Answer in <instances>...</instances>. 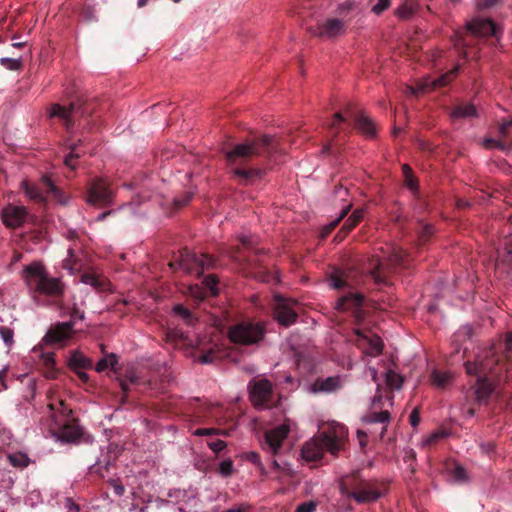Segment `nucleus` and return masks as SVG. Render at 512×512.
<instances>
[{"instance_id":"obj_1","label":"nucleus","mask_w":512,"mask_h":512,"mask_svg":"<svg viewBox=\"0 0 512 512\" xmlns=\"http://www.w3.org/2000/svg\"><path fill=\"white\" fill-rule=\"evenodd\" d=\"M347 437V428L340 423L333 422L327 430L304 444L302 457L307 461H316L322 458L324 451L337 455L344 448Z\"/></svg>"},{"instance_id":"obj_2","label":"nucleus","mask_w":512,"mask_h":512,"mask_svg":"<svg viewBox=\"0 0 512 512\" xmlns=\"http://www.w3.org/2000/svg\"><path fill=\"white\" fill-rule=\"evenodd\" d=\"M22 277L33 297H36L37 294L59 296L63 292L60 280L49 277L40 262H33L27 265L23 269Z\"/></svg>"},{"instance_id":"obj_3","label":"nucleus","mask_w":512,"mask_h":512,"mask_svg":"<svg viewBox=\"0 0 512 512\" xmlns=\"http://www.w3.org/2000/svg\"><path fill=\"white\" fill-rule=\"evenodd\" d=\"M493 356L494 353L489 350L484 356L477 355L475 362L465 364L466 372L477 377L475 394L478 401H485L494 390V384L491 378L487 376V373L492 371L497 362Z\"/></svg>"},{"instance_id":"obj_4","label":"nucleus","mask_w":512,"mask_h":512,"mask_svg":"<svg viewBox=\"0 0 512 512\" xmlns=\"http://www.w3.org/2000/svg\"><path fill=\"white\" fill-rule=\"evenodd\" d=\"M349 21V19L340 16L327 17L311 26L309 32L314 36L332 40L346 33Z\"/></svg>"},{"instance_id":"obj_5","label":"nucleus","mask_w":512,"mask_h":512,"mask_svg":"<svg viewBox=\"0 0 512 512\" xmlns=\"http://www.w3.org/2000/svg\"><path fill=\"white\" fill-rule=\"evenodd\" d=\"M264 335V328L259 323H240L229 329L228 337L236 344L251 345L257 343Z\"/></svg>"},{"instance_id":"obj_6","label":"nucleus","mask_w":512,"mask_h":512,"mask_svg":"<svg viewBox=\"0 0 512 512\" xmlns=\"http://www.w3.org/2000/svg\"><path fill=\"white\" fill-rule=\"evenodd\" d=\"M273 141V136L264 135L257 142L240 143L236 145L234 149L226 152V159L230 163H234L237 158H248L253 155H259L263 152V149L270 146Z\"/></svg>"},{"instance_id":"obj_7","label":"nucleus","mask_w":512,"mask_h":512,"mask_svg":"<svg viewBox=\"0 0 512 512\" xmlns=\"http://www.w3.org/2000/svg\"><path fill=\"white\" fill-rule=\"evenodd\" d=\"M21 187L24 190L25 195L32 201L44 202L46 200L44 191H46L52 193L58 202L62 204L65 203L61 198L60 190L57 189L47 176L42 177L41 188L27 180L21 182Z\"/></svg>"},{"instance_id":"obj_8","label":"nucleus","mask_w":512,"mask_h":512,"mask_svg":"<svg viewBox=\"0 0 512 512\" xmlns=\"http://www.w3.org/2000/svg\"><path fill=\"white\" fill-rule=\"evenodd\" d=\"M292 424L290 420H285L283 424L266 431L264 441L262 442V449L272 455L279 454L283 442L291 430Z\"/></svg>"},{"instance_id":"obj_9","label":"nucleus","mask_w":512,"mask_h":512,"mask_svg":"<svg viewBox=\"0 0 512 512\" xmlns=\"http://www.w3.org/2000/svg\"><path fill=\"white\" fill-rule=\"evenodd\" d=\"M177 265L187 273H196L200 276L204 268L211 267L214 264L212 258L208 255H197L191 251L185 250L181 253Z\"/></svg>"},{"instance_id":"obj_10","label":"nucleus","mask_w":512,"mask_h":512,"mask_svg":"<svg viewBox=\"0 0 512 512\" xmlns=\"http://www.w3.org/2000/svg\"><path fill=\"white\" fill-rule=\"evenodd\" d=\"M250 400L254 406L265 408L272 396V384L267 379H253L249 385Z\"/></svg>"},{"instance_id":"obj_11","label":"nucleus","mask_w":512,"mask_h":512,"mask_svg":"<svg viewBox=\"0 0 512 512\" xmlns=\"http://www.w3.org/2000/svg\"><path fill=\"white\" fill-rule=\"evenodd\" d=\"M113 198V191L107 181L98 178L92 181L88 190V203L92 205H108Z\"/></svg>"},{"instance_id":"obj_12","label":"nucleus","mask_w":512,"mask_h":512,"mask_svg":"<svg viewBox=\"0 0 512 512\" xmlns=\"http://www.w3.org/2000/svg\"><path fill=\"white\" fill-rule=\"evenodd\" d=\"M355 335V343L364 354L372 357L381 354L383 343L380 337L371 332H363L361 330H355Z\"/></svg>"},{"instance_id":"obj_13","label":"nucleus","mask_w":512,"mask_h":512,"mask_svg":"<svg viewBox=\"0 0 512 512\" xmlns=\"http://www.w3.org/2000/svg\"><path fill=\"white\" fill-rule=\"evenodd\" d=\"M277 305L275 307V318L284 326H289L296 321L298 303L294 300H285L277 297Z\"/></svg>"},{"instance_id":"obj_14","label":"nucleus","mask_w":512,"mask_h":512,"mask_svg":"<svg viewBox=\"0 0 512 512\" xmlns=\"http://www.w3.org/2000/svg\"><path fill=\"white\" fill-rule=\"evenodd\" d=\"M458 73V67H454L452 70L443 74L439 78L432 80L430 78H425L421 83L418 84L417 88L413 86H409L407 88L408 93L412 95H416L419 92H424L426 90H432L436 87L445 86L453 77H455Z\"/></svg>"},{"instance_id":"obj_15","label":"nucleus","mask_w":512,"mask_h":512,"mask_svg":"<svg viewBox=\"0 0 512 512\" xmlns=\"http://www.w3.org/2000/svg\"><path fill=\"white\" fill-rule=\"evenodd\" d=\"M27 217V211L23 206L7 205L2 210L3 223L8 227L20 226Z\"/></svg>"},{"instance_id":"obj_16","label":"nucleus","mask_w":512,"mask_h":512,"mask_svg":"<svg viewBox=\"0 0 512 512\" xmlns=\"http://www.w3.org/2000/svg\"><path fill=\"white\" fill-rule=\"evenodd\" d=\"M467 29L475 36H497V27L490 19L474 18L467 23Z\"/></svg>"},{"instance_id":"obj_17","label":"nucleus","mask_w":512,"mask_h":512,"mask_svg":"<svg viewBox=\"0 0 512 512\" xmlns=\"http://www.w3.org/2000/svg\"><path fill=\"white\" fill-rule=\"evenodd\" d=\"M83 112L80 106L76 103H71L69 106H61L55 104L50 109V117H60L64 120L67 128L70 127L72 119L77 115H82Z\"/></svg>"},{"instance_id":"obj_18","label":"nucleus","mask_w":512,"mask_h":512,"mask_svg":"<svg viewBox=\"0 0 512 512\" xmlns=\"http://www.w3.org/2000/svg\"><path fill=\"white\" fill-rule=\"evenodd\" d=\"M72 332V323L64 322L51 328L43 338V342L46 344H57L62 343L68 339Z\"/></svg>"},{"instance_id":"obj_19","label":"nucleus","mask_w":512,"mask_h":512,"mask_svg":"<svg viewBox=\"0 0 512 512\" xmlns=\"http://www.w3.org/2000/svg\"><path fill=\"white\" fill-rule=\"evenodd\" d=\"M343 385V380L340 376H330L325 379L317 380L312 385L313 392L331 393L340 389Z\"/></svg>"},{"instance_id":"obj_20","label":"nucleus","mask_w":512,"mask_h":512,"mask_svg":"<svg viewBox=\"0 0 512 512\" xmlns=\"http://www.w3.org/2000/svg\"><path fill=\"white\" fill-rule=\"evenodd\" d=\"M342 494L353 498L358 503H372L380 498V493L371 489H360L358 491L347 492L344 486H341Z\"/></svg>"},{"instance_id":"obj_21","label":"nucleus","mask_w":512,"mask_h":512,"mask_svg":"<svg viewBox=\"0 0 512 512\" xmlns=\"http://www.w3.org/2000/svg\"><path fill=\"white\" fill-rule=\"evenodd\" d=\"M356 128L366 137L372 138L376 135V126L371 118L360 112L356 118Z\"/></svg>"},{"instance_id":"obj_22","label":"nucleus","mask_w":512,"mask_h":512,"mask_svg":"<svg viewBox=\"0 0 512 512\" xmlns=\"http://www.w3.org/2000/svg\"><path fill=\"white\" fill-rule=\"evenodd\" d=\"M477 116L476 107L471 103L460 104L456 106L451 112L450 117L453 120L461 118H472Z\"/></svg>"},{"instance_id":"obj_23","label":"nucleus","mask_w":512,"mask_h":512,"mask_svg":"<svg viewBox=\"0 0 512 512\" xmlns=\"http://www.w3.org/2000/svg\"><path fill=\"white\" fill-rule=\"evenodd\" d=\"M506 265L512 268V235L506 239L505 248L503 251L498 252V257L496 260L497 268Z\"/></svg>"},{"instance_id":"obj_24","label":"nucleus","mask_w":512,"mask_h":512,"mask_svg":"<svg viewBox=\"0 0 512 512\" xmlns=\"http://www.w3.org/2000/svg\"><path fill=\"white\" fill-rule=\"evenodd\" d=\"M363 302V297L359 294L350 293L339 299L336 308L346 310L348 308H358Z\"/></svg>"},{"instance_id":"obj_25","label":"nucleus","mask_w":512,"mask_h":512,"mask_svg":"<svg viewBox=\"0 0 512 512\" xmlns=\"http://www.w3.org/2000/svg\"><path fill=\"white\" fill-rule=\"evenodd\" d=\"M390 420V414L388 411L373 412L363 418V421L368 424L381 423L387 425ZM386 430V426L382 427L381 436Z\"/></svg>"},{"instance_id":"obj_26","label":"nucleus","mask_w":512,"mask_h":512,"mask_svg":"<svg viewBox=\"0 0 512 512\" xmlns=\"http://www.w3.org/2000/svg\"><path fill=\"white\" fill-rule=\"evenodd\" d=\"M452 379V375L448 371L433 370L431 374V382L437 388L446 387Z\"/></svg>"},{"instance_id":"obj_27","label":"nucleus","mask_w":512,"mask_h":512,"mask_svg":"<svg viewBox=\"0 0 512 512\" xmlns=\"http://www.w3.org/2000/svg\"><path fill=\"white\" fill-rule=\"evenodd\" d=\"M261 172L259 170H245L236 168L233 171V175L239 178L244 184L250 183L254 178L259 177Z\"/></svg>"},{"instance_id":"obj_28","label":"nucleus","mask_w":512,"mask_h":512,"mask_svg":"<svg viewBox=\"0 0 512 512\" xmlns=\"http://www.w3.org/2000/svg\"><path fill=\"white\" fill-rule=\"evenodd\" d=\"M9 463L18 468H25L29 465L30 459L27 454L22 452L11 453L7 455Z\"/></svg>"},{"instance_id":"obj_29","label":"nucleus","mask_w":512,"mask_h":512,"mask_svg":"<svg viewBox=\"0 0 512 512\" xmlns=\"http://www.w3.org/2000/svg\"><path fill=\"white\" fill-rule=\"evenodd\" d=\"M64 268L67 269L71 274H74L81 269L79 259L71 248L68 249V256L64 260Z\"/></svg>"},{"instance_id":"obj_30","label":"nucleus","mask_w":512,"mask_h":512,"mask_svg":"<svg viewBox=\"0 0 512 512\" xmlns=\"http://www.w3.org/2000/svg\"><path fill=\"white\" fill-rule=\"evenodd\" d=\"M69 364L74 368H87L90 367L92 363L82 353L75 351L70 357Z\"/></svg>"},{"instance_id":"obj_31","label":"nucleus","mask_w":512,"mask_h":512,"mask_svg":"<svg viewBox=\"0 0 512 512\" xmlns=\"http://www.w3.org/2000/svg\"><path fill=\"white\" fill-rule=\"evenodd\" d=\"M359 10V4L354 0H347L338 5L337 13L340 17L348 19V13Z\"/></svg>"},{"instance_id":"obj_32","label":"nucleus","mask_w":512,"mask_h":512,"mask_svg":"<svg viewBox=\"0 0 512 512\" xmlns=\"http://www.w3.org/2000/svg\"><path fill=\"white\" fill-rule=\"evenodd\" d=\"M385 382L392 389H400L402 387V377L393 370H388L385 373Z\"/></svg>"},{"instance_id":"obj_33","label":"nucleus","mask_w":512,"mask_h":512,"mask_svg":"<svg viewBox=\"0 0 512 512\" xmlns=\"http://www.w3.org/2000/svg\"><path fill=\"white\" fill-rule=\"evenodd\" d=\"M173 311L176 315H178L180 318H182L185 321V323H187L188 325H194V322L196 321V319L191 314V312L187 308H185L183 305L178 304V305L174 306Z\"/></svg>"},{"instance_id":"obj_34","label":"nucleus","mask_w":512,"mask_h":512,"mask_svg":"<svg viewBox=\"0 0 512 512\" xmlns=\"http://www.w3.org/2000/svg\"><path fill=\"white\" fill-rule=\"evenodd\" d=\"M116 363H117L116 355L113 353L109 354L98 361V363L96 364V371L103 372L108 367L114 368Z\"/></svg>"},{"instance_id":"obj_35","label":"nucleus","mask_w":512,"mask_h":512,"mask_svg":"<svg viewBox=\"0 0 512 512\" xmlns=\"http://www.w3.org/2000/svg\"><path fill=\"white\" fill-rule=\"evenodd\" d=\"M0 64L4 66L6 69L11 71H18L22 67L21 58H9L3 57L0 59Z\"/></svg>"},{"instance_id":"obj_36","label":"nucleus","mask_w":512,"mask_h":512,"mask_svg":"<svg viewBox=\"0 0 512 512\" xmlns=\"http://www.w3.org/2000/svg\"><path fill=\"white\" fill-rule=\"evenodd\" d=\"M329 284L332 288L339 289L345 287L347 285V282L343 278L342 273L336 270L330 275Z\"/></svg>"},{"instance_id":"obj_37","label":"nucleus","mask_w":512,"mask_h":512,"mask_svg":"<svg viewBox=\"0 0 512 512\" xmlns=\"http://www.w3.org/2000/svg\"><path fill=\"white\" fill-rule=\"evenodd\" d=\"M0 336L7 347L14 344V332L9 327L0 326Z\"/></svg>"},{"instance_id":"obj_38","label":"nucleus","mask_w":512,"mask_h":512,"mask_svg":"<svg viewBox=\"0 0 512 512\" xmlns=\"http://www.w3.org/2000/svg\"><path fill=\"white\" fill-rule=\"evenodd\" d=\"M318 501L315 500H309L303 503H300L296 509L295 512H316L318 507Z\"/></svg>"},{"instance_id":"obj_39","label":"nucleus","mask_w":512,"mask_h":512,"mask_svg":"<svg viewBox=\"0 0 512 512\" xmlns=\"http://www.w3.org/2000/svg\"><path fill=\"white\" fill-rule=\"evenodd\" d=\"M349 209H350V205L346 206V207L342 210L341 214H340V215H339L335 220H333V221L329 224V226H328V227H325V228L323 229V231H322V233H321V237H323V238H324V237H326V236L330 233V231H331V230H332V229H333V228H334V227H335V226H336V225L341 221V219H342V218H343V217L348 213Z\"/></svg>"},{"instance_id":"obj_40","label":"nucleus","mask_w":512,"mask_h":512,"mask_svg":"<svg viewBox=\"0 0 512 512\" xmlns=\"http://www.w3.org/2000/svg\"><path fill=\"white\" fill-rule=\"evenodd\" d=\"M233 472H234V465L231 460H223L222 462H220L219 473L223 477H228V476L232 475Z\"/></svg>"},{"instance_id":"obj_41","label":"nucleus","mask_w":512,"mask_h":512,"mask_svg":"<svg viewBox=\"0 0 512 512\" xmlns=\"http://www.w3.org/2000/svg\"><path fill=\"white\" fill-rule=\"evenodd\" d=\"M81 282L90 285L94 288H98L102 284V280L94 274H83L81 276Z\"/></svg>"},{"instance_id":"obj_42","label":"nucleus","mask_w":512,"mask_h":512,"mask_svg":"<svg viewBox=\"0 0 512 512\" xmlns=\"http://www.w3.org/2000/svg\"><path fill=\"white\" fill-rule=\"evenodd\" d=\"M444 437H445V433L443 431H435V432L431 433L429 436H427L425 439H423L421 445H422V447H427Z\"/></svg>"},{"instance_id":"obj_43","label":"nucleus","mask_w":512,"mask_h":512,"mask_svg":"<svg viewBox=\"0 0 512 512\" xmlns=\"http://www.w3.org/2000/svg\"><path fill=\"white\" fill-rule=\"evenodd\" d=\"M77 147H78L77 144L71 145L70 146L71 152L69 153L68 156H66V158L64 160L65 165L68 166L71 169H75V165L73 163V160L75 158H79L80 157V154L77 152Z\"/></svg>"},{"instance_id":"obj_44","label":"nucleus","mask_w":512,"mask_h":512,"mask_svg":"<svg viewBox=\"0 0 512 512\" xmlns=\"http://www.w3.org/2000/svg\"><path fill=\"white\" fill-rule=\"evenodd\" d=\"M403 173H404V176H405V181H406L407 186L411 190H414L416 188V184H415L414 179L412 178L411 169H410V167L408 165H404L403 166Z\"/></svg>"},{"instance_id":"obj_45","label":"nucleus","mask_w":512,"mask_h":512,"mask_svg":"<svg viewBox=\"0 0 512 512\" xmlns=\"http://www.w3.org/2000/svg\"><path fill=\"white\" fill-rule=\"evenodd\" d=\"M390 0H378L377 3L372 7V12L379 15L390 6Z\"/></svg>"},{"instance_id":"obj_46","label":"nucleus","mask_w":512,"mask_h":512,"mask_svg":"<svg viewBox=\"0 0 512 512\" xmlns=\"http://www.w3.org/2000/svg\"><path fill=\"white\" fill-rule=\"evenodd\" d=\"M209 448L215 452V453H219L220 451H222L223 449L226 448V442L223 441V440H215V441H210L207 443Z\"/></svg>"},{"instance_id":"obj_47","label":"nucleus","mask_w":512,"mask_h":512,"mask_svg":"<svg viewBox=\"0 0 512 512\" xmlns=\"http://www.w3.org/2000/svg\"><path fill=\"white\" fill-rule=\"evenodd\" d=\"M243 459L252 462L253 464L260 465L261 458L260 455L255 451L246 452L242 456Z\"/></svg>"},{"instance_id":"obj_48","label":"nucleus","mask_w":512,"mask_h":512,"mask_svg":"<svg viewBox=\"0 0 512 512\" xmlns=\"http://www.w3.org/2000/svg\"><path fill=\"white\" fill-rule=\"evenodd\" d=\"M217 282L218 281L214 276H208L205 279V284H206L207 288H209V290L211 291V293L213 295H216L218 293Z\"/></svg>"},{"instance_id":"obj_49","label":"nucleus","mask_w":512,"mask_h":512,"mask_svg":"<svg viewBox=\"0 0 512 512\" xmlns=\"http://www.w3.org/2000/svg\"><path fill=\"white\" fill-rule=\"evenodd\" d=\"M467 478L466 476V471L464 468L462 467H456L453 471V479L456 481V482H463L465 481Z\"/></svg>"},{"instance_id":"obj_50","label":"nucleus","mask_w":512,"mask_h":512,"mask_svg":"<svg viewBox=\"0 0 512 512\" xmlns=\"http://www.w3.org/2000/svg\"><path fill=\"white\" fill-rule=\"evenodd\" d=\"M218 433H219V430L214 429V428H200L194 432V434L197 436H209V435H215Z\"/></svg>"},{"instance_id":"obj_51","label":"nucleus","mask_w":512,"mask_h":512,"mask_svg":"<svg viewBox=\"0 0 512 512\" xmlns=\"http://www.w3.org/2000/svg\"><path fill=\"white\" fill-rule=\"evenodd\" d=\"M250 506L245 503L238 504L234 507L229 508L226 512H249Z\"/></svg>"},{"instance_id":"obj_52","label":"nucleus","mask_w":512,"mask_h":512,"mask_svg":"<svg viewBox=\"0 0 512 512\" xmlns=\"http://www.w3.org/2000/svg\"><path fill=\"white\" fill-rule=\"evenodd\" d=\"M501 0H481L478 2V7L481 9L490 8L498 4Z\"/></svg>"},{"instance_id":"obj_53","label":"nucleus","mask_w":512,"mask_h":512,"mask_svg":"<svg viewBox=\"0 0 512 512\" xmlns=\"http://www.w3.org/2000/svg\"><path fill=\"white\" fill-rule=\"evenodd\" d=\"M377 270H378V272L373 274L374 280H375L376 283L382 284V283L385 282L384 278L380 275L382 270H383V264L382 263L378 264Z\"/></svg>"},{"instance_id":"obj_54","label":"nucleus","mask_w":512,"mask_h":512,"mask_svg":"<svg viewBox=\"0 0 512 512\" xmlns=\"http://www.w3.org/2000/svg\"><path fill=\"white\" fill-rule=\"evenodd\" d=\"M364 213V209H357L349 218L352 219L354 223H358L364 217Z\"/></svg>"},{"instance_id":"obj_55","label":"nucleus","mask_w":512,"mask_h":512,"mask_svg":"<svg viewBox=\"0 0 512 512\" xmlns=\"http://www.w3.org/2000/svg\"><path fill=\"white\" fill-rule=\"evenodd\" d=\"M410 424L413 427H416L419 424L420 417L417 409H414L412 413L410 414Z\"/></svg>"},{"instance_id":"obj_56","label":"nucleus","mask_w":512,"mask_h":512,"mask_svg":"<svg viewBox=\"0 0 512 512\" xmlns=\"http://www.w3.org/2000/svg\"><path fill=\"white\" fill-rule=\"evenodd\" d=\"M199 360L203 364H209L212 363L214 360L213 353L210 351L208 353H205L199 357Z\"/></svg>"},{"instance_id":"obj_57","label":"nucleus","mask_w":512,"mask_h":512,"mask_svg":"<svg viewBox=\"0 0 512 512\" xmlns=\"http://www.w3.org/2000/svg\"><path fill=\"white\" fill-rule=\"evenodd\" d=\"M65 507L71 511L78 512L80 510L79 505L73 502L71 498L65 499Z\"/></svg>"},{"instance_id":"obj_58","label":"nucleus","mask_w":512,"mask_h":512,"mask_svg":"<svg viewBox=\"0 0 512 512\" xmlns=\"http://www.w3.org/2000/svg\"><path fill=\"white\" fill-rule=\"evenodd\" d=\"M191 198H192V193H191V192H188V193L186 194L185 199H183V200L175 199V200H174V204L176 205V207H182V206H184L185 204H187V203L190 201V199H191Z\"/></svg>"},{"instance_id":"obj_59","label":"nucleus","mask_w":512,"mask_h":512,"mask_svg":"<svg viewBox=\"0 0 512 512\" xmlns=\"http://www.w3.org/2000/svg\"><path fill=\"white\" fill-rule=\"evenodd\" d=\"M512 126V120L511 121H508V122H504L502 123L500 126H499V133L502 135V136H505L507 134V131L509 129V127Z\"/></svg>"},{"instance_id":"obj_60","label":"nucleus","mask_w":512,"mask_h":512,"mask_svg":"<svg viewBox=\"0 0 512 512\" xmlns=\"http://www.w3.org/2000/svg\"><path fill=\"white\" fill-rule=\"evenodd\" d=\"M461 335H465L470 337L471 336V327L466 325L463 326L456 334L457 337H460Z\"/></svg>"},{"instance_id":"obj_61","label":"nucleus","mask_w":512,"mask_h":512,"mask_svg":"<svg viewBox=\"0 0 512 512\" xmlns=\"http://www.w3.org/2000/svg\"><path fill=\"white\" fill-rule=\"evenodd\" d=\"M433 233V227L430 224H423L422 225V236H429Z\"/></svg>"},{"instance_id":"obj_62","label":"nucleus","mask_w":512,"mask_h":512,"mask_svg":"<svg viewBox=\"0 0 512 512\" xmlns=\"http://www.w3.org/2000/svg\"><path fill=\"white\" fill-rule=\"evenodd\" d=\"M397 14L402 18H407L411 14V10L407 7H402L397 10Z\"/></svg>"},{"instance_id":"obj_63","label":"nucleus","mask_w":512,"mask_h":512,"mask_svg":"<svg viewBox=\"0 0 512 512\" xmlns=\"http://www.w3.org/2000/svg\"><path fill=\"white\" fill-rule=\"evenodd\" d=\"M191 292L192 294L197 298V299H203L204 297V294L202 292V290L199 288V287H194V288H191Z\"/></svg>"},{"instance_id":"obj_64","label":"nucleus","mask_w":512,"mask_h":512,"mask_svg":"<svg viewBox=\"0 0 512 512\" xmlns=\"http://www.w3.org/2000/svg\"><path fill=\"white\" fill-rule=\"evenodd\" d=\"M505 347L507 350H512V332L507 335Z\"/></svg>"}]
</instances>
